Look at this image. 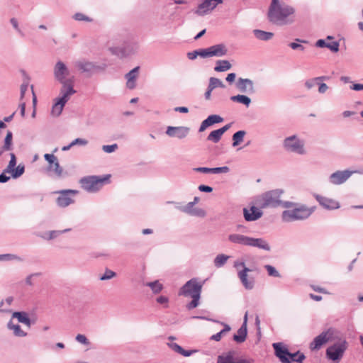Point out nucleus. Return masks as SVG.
I'll return each mask as SVG.
<instances>
[{
    "label": "nucleus",
    "instance_id": "obj_1",
    "mask_svg": "<svg viewBox=\"0 0 363 363\" xmlns=\"http://www.w3.org/2000/svg\"><path fill=\"white\" fill-rule=\"evenodd\" d=\"M284 191L281 189H276L267 191L256 199V204L261 208H277L281 206L285 208H289L296 206V203L291 201H284L281 199V195Z\"/></svg>",
    "mask_w": 363,
    "mask_h": 363
},
{
    "label": "nucleus",
    "instance_id": "obj_2",
    "mask_svg": "<svg viewBox=\"0 0 363 363\" xmlns=\"http://www.w3.org/2000/svg\"><path fill=\"white\" fill-rule=\"evenodd\" d=\"M294 13V9L279 0H272L268 18L270 22L277 25L287 23L286 18Z\"/></svg>",
    "mask_w": 363,
    "mask_h": 363
},
{
    "label": "nucleus",
    "instance_id": "obj_3",
    "mask_svg": "<svg viewBox=\"0 0 363 363\" xmlns=\"http://www.w3.org/2000/svg\"><path fill=\"white\" fill-rule=\"evenodd\" d=\"M203 284L198 282L196 278L191 279L179 289V295L191 297V301L186 305L188 310L196 308L199 305V300Z\"/></svg>",
    "mask_w": 363,
    "mask_h": 363
},
{
    "label": "nucleus",
    "instance_id": "obj_4",
    "mask_svg": "<svg viewBox=\"0 0 363 363\" xmlns=\"http://www.w3.org/2000/svg\"><path fill=\"white\" fill-rule=\"evenodd\" d=\"M294 206L291 210H285L281 213V220L285 223L308 218L312 213V211L305 206Z\"/></svg>",
    "mask_w": 363,
    "mask_h": 363
},
{
    "label": "nucleus",
    "instance_id": "obj_5",
    "mask_svg": "<svg viewBox=\"0 0 363 363\" xmlns=\"http://www.w3.org/2000/svg\"><path fill=\"white\" fill-rule=\"evenodd\" d=\"M109 175L104 177L98 176L84 177L79 180L82 188L87 192L95 193L100 190L105 182L108 179Z\"/></svg>",
    "mask_w": 363,
    "mask_h": 363
},
{
    "label": "nucleus",
    "instance_id": "obj_6",
    "mask_svg": "<svg viewBox=\"0 0 363 363\" xmlns=\"http://www.w3.org/2000/svg\"><path fill=\"white\" fill-rule=\"evenodd\" d=\"M347 342L345 339L334 343L327 348L325 351L326 357L334 363H338L347 349Z\"/></svg>",
    "mask_w": 363,
    "mask_h": 363
},
{
    "label": "nucleus",
    "instance_id": "obj_7",
    "mask_svg": "<svg viewBox=\"0 0 363 363\" xmlns=\"http://www.w3.org/2000/svg\"><path fill=\"white\" fill-rule=\"evenodd\" d=\"M138 45L133 41L125 42L121 46H110L108 50L113 55L123 59L128 57L137 52Z\"/></svg>",
    "mask_w": 363,
    "mask_h": 363
},
{
    "label": "nucleus",
    "instance_id": "obj_8",
    "mask_svg": "<svg viewBox=\"0 0 363 363\" xmlns=\"http://www.w3.org/2000/svg\"><path fill=\"white\" fill-rule=\"evenodd\" d=\"M284 147L286 150L298 155H304L306 153L303 141L301 140L295 135L284 139Z\"/></svg>",
    "mask_w": 363,
    "mask_h": 363
},
{
    "label": "nucleus",
    "instance_id": "obj_9",
    "mask_svg": "<svg viewBox=\"0 0 363 363\" xmlns=\"http://www.w3.org/2000/svg\"><path fill=\"white\" fill-rule=\"evenodd\" d=\"M53 71L55 79L60 84L74 82L73 77L67 78L69 75V70L63 62L58 61L55 64Z\"/></svg>",
    "mask_w": 363,
    "mask_h": 363
},
{
    "label": "nucleus",
    "instance_id": "obj_10",
    "mask_svg": "<svg viewBox=\"0 0 363 363\" xmlns=\"http://www.w3.org/2000/svg\"><path fill=\"white\" fill-rule=\"evenodd\" d=\"M234 267L235 268H238L240 267H242L243 269L239 271L238 273V276L243 286L247 289H252L255 285V281L253 278H247V273L251 272V269L245 267V264L244 262H235L234 263Z\"/></svg>",
    "mask_w": 363,
    "mask_h": 363
},
{
    "label": "nucleus",
    "instance_id": "obj_11",
    "mask_svg": "<svg viewBox=\"0 0 363 363\" xmlns=\"http://www.w3.org/2000/svg\"><path fill=\"white\" fill-rule=\"evenodd\" d=\"M74 67L78 69L82 73H87L92 74L95 71L102 70L104 67L97 65L93 62L87 61L86 60H79L74 62Z\"/></svg>",
    "mask_w": 363,
    "mask_h": 363
},
{
    "label": "nucleus",
    "instance_id": "obj_12",
    "mask_svg": "<svg viewBox=\"0 0 363 363\" xmlns=\"http://www.w3.org/2000/svg\"><path fill=\"white\" fill-rule=\"evenodd\" d=\"M223 0H204L199 4L194 11V13L199 16H203L213 11L218 4H222Z\"/></svg>",
    "mask_w": 363,
    "mask_h": 363
},
{
    "label": "nucleus",
    "instance_id": "obj_13",
    "mask_svg": "<svg viewBox=\"0 0 363 363\" xmlns=\"http://www.w3.org/2000/svg\"><path fill=\"white\" fill-rule=\"evenodd\" d=\"M333 330L328 329L327 331L322 332L319 335L315 337L313 342L310 343V349L312 351L318 350L321 347L327 343L331 338Z\"/></svg>",
    "mask_w": 363,
    "mask_h": 363
},
{
    "label": "nucleus",
    "instance_id": "obj_14",
    "mask_svg": "<svg viewBox=\"0 0 363 363\" xmlns=\"http://www.w3.org/2000/svg\"><path fill=\"white\" fill-rule=\"evenodd\" d=\"M61 84L62 87L60 91V96L57 99L60 100L62 105H65L70 96L76 93V90L74 89V82L62 83Z\"/></svg>",
    "mask_w": 363,
    "mask_h": 363
},
{
    "label": "nucleus",
    "instance_id": "obj_15",
    "mask_svg": "<svg viewBox=\"0 0 363 363\" xmlns=\"http://www.w3.org/2000/svg\"><path fill=\"white\" fill-rule=\"evenodd\" d=\"M58 193L60 196L57 199V204L60 207L65 208L74 203V200L70 195H75L78 191L76 190L66 189L60 191Z\"/></svg>",
    "mask_w": 363,
    "mask_h": 363
},
{
    "label": "nucleus",
    "instance_id": "obj_16",
    "mask_svg": "<svg viewBox=\"0 0 363 363\" xmlns=\"http://www.w3.org/2000/svg\"><path fill=\"white\" fill-rule=\"evenodd\" d=\"M235 86L241 93L252 94L255 92L253 82L247 78L240 77L236 82Z\"/></svg>",
    "mask_w": 363,
    "mask_h": 363
},
{
    "label": "nucleus",
    "instance_id": "obj_17",
    "mask_svg": "<svg viewBox=\"0 0 363 363\" xmlns=\"http://www.w3.org/2000/svg\"><path fill=\"white\" fill-rule=\"evenodd\" d=\"M275 355L279 359L281 363H291L289 357L291 352L289 350L282 345L281 342L273 343Z\"/></svg>",
    "mask_w": 363,
    "mask_h": 363
},
{
    "label": "nucleus",
    "instance_id": "obj_18",
    "mask_svg": "<svg viewBox=\"0 0 363 363\" xmlns=\"http://www.w3.org/2000/svg\"><path fill=\"white\" fill-rule=\"evenodd\" d=\"M352 172L349 170L337 171L329 177V181L335 185H340L345 182L352 175Z\"/></svg>",
    "mask_w": 363,
    "mask_h": 363
},
{
    "label": "nucleus",
    "instance_id": "obj_19",
    "mask_svg": "<svg viewBox=\"0 0 363 363\" xmlns=\"http://www.w3.org/2000/svg\"><path fill=\"white\" fill-rule=\"evenodd\" d=\"M252 359H245L235 357L232 352H229L225 355H220L218 357L217 363H253Z\"/></svg>",
    "mask_w": 363,
    "mask_h": 363
},
{
    "label": "nucleus",
    "instance_id": "obj_20",
    "mask_svg": "<svg viewBox=\"0 0 363 363\" xmlns=\"http://www.w3.org/2000/svg\"><path fill=\"white\" fill-rule=\"evenodd\" d=\"M189 133V128L184 126H168L166 134L169 137H176L179 139H183L187 136Z\"/></svg>",
    "mask_w": 363,
    "mask_h": 363
},
{
    "label": "nucleus",
    "instance_id": "obj_21",
    "mask_svg": "<svg viewBox=\"0 0 363 363\" xmlns=\"http://www.w3.org/2000/svg\"><path fill=\"white\" fill-rule=\"evenodd\" d=\"M263 215V212L257 207L252 206L250 209L243 208V216L246 221H255L260 218Z\"/></svg>",
    "mask_w": 363,
    "mask_h": 363
},
{
    "label": "nucleus",
    "instance_id": "obj_22",
    "mask_svg": "<svg viewBox=\"0 0 363 363\" xmlns=\"http://www.w3.org/2000/svg\"><path fill=\"white\" fill-rule=\"evenodd\" d=\"M140 67L137 66L125 74L126 87L128 89H134L136 87V80L139 76Z\"/></svg>",
    "mask_w": 363,
    "mask_h": 363
},
{
    "label": "nucleus",
    "instance_id": "obj_23",
    "mask_svg": "<svg viewBox=\"0 0 363 363\" xmlns=\"http://www.w3.org/2000/svg\"><path fill=\"white\" fill-rule=\"evenodd\" d=\"M315 197L317 201L320 203V205L322 206L325 209L333 210L340 208L338 202L335 201L333 199L320 195H315Z\"/></svg>",
    "mask_w": 363,
    "mask_h": 363
},
{
    "label": "nucleus",
    "instance_id": "obj_24",
    "mask_svg": "<svg viewBox=\"0 0 363 363\" xmlns=\"http://www.w3.org/2000/svg\"><path fill=\"white\" fill-rule=\"evenodd\" d=\"M250 238L241 234L233 233L228 235V240L234 244L250 246Z\"/></svg>",
    "mask_w": 363,
    "mask_h": 363
},
{
    "label": "nucleus",
    "instance_id": "obj_25",
    "mask_svg": "<svg viewBox=\"0 0 363 363\" xmlns=\"http://www.w3.org/2000/svg\"><path fill=\"white\" fill-rule=\"evenodd\" d=\"M210 57H223L228 52V49L224 44H217L208 48Z\"/></svg>",
    "mask_w": 363,
    "mask_h": 363
},
{
    "label": "nucleus",
    "instance_id": "obj_26",
    "mask_svg": "<svg viewBox=\"0 0 363 363\" xmlns=\"http://www.w3.org/2000/svg\"><path fill=\"white\" fill-rule=\"evenodd\" d=\"M250 247H257L268 252L271 250L269 244L263 238H254L251 237Z\"/></svg>",
    "mask_w": 363,
    "mask_h": 363
},
{
    "label": "nucleus",
    "instance_id": "obj_27",
    "mask_svg": "<svg viewBox=\"0 0 363 363\" xmlns=\"http://www.w3.org/2000/svg\"><path fill=\"white\" fill-rule=\"evenodd\" d=\"M13 133L11 130H8L4 138V145L0 147V157L4 152L13 150Z\"/></svg>",
    "mask_w": 363,
    "mask_h": 363
},
{
    "label": "nucleus",
    "instance_id": "obj_28",
    "mask_svg": "<svg viewBox=\"0 0 363 363\" xmlns=\"http://www.w3.org/2000/svg\"><path fill=\"white\" fill-rule=\"evenodd\" d=\"M315 46L318 48H327L333 52L339 51L340 44L337 41H333L331 43H326L323 39H319L315 43Z\"/></svg>",
    "mask_w": 363,
    "mask_h": 363
},
{
    "label": "nucleus",
    "instance_id": "obj_29",
    "mask_svg": "<svg viewBox=\"0 0 363 363\" xmlns=\"http://www.w3.org/2000/svg\"><path fill=\"white\" fill-rule=\"evenodd\" d=\"M12 318H17L18 321L21 323L25 324L28 327H30L31 321L29 318L28 313L24 311H16L12 314Z\"/></svg>",
    "mask_w": 363,
    "mask_h": 363
},
{
    "label": "nucleus",
    "instance_id": "obj_30",
    "mask_svg": "<svg viewBox=\"0 0 363 363\" xmlns=\"http://www.w3.org/2000/svg\"><path fill=\"white\" fill-rule=\"evenodd\" d=\"M247 335V328L245 325H241L238 329L237 334L233 335V340L237 343H242L245 341Z\"/></svg>",
    "mask_w": 363,
    "mask_h": 363
},
{
    "label": "nucleus",
    "instance_id": "obj_31",
    "mask_svg": "<svg viewBox=\"0 0 363 363\" xmlns=\"http://www.w3.org/2000/svg\"><path fill=\"white\" fill-rule=\"evenodd\" d=\"M253 33L258 40L263 41L269 40L274 36V33L272 32H267L259 29H255Z\"/></svg>",
    "mask_w": 363,
    "mask_h": 363
},
{
    "label": "nucleus",
    "instance_id": "obj_32",
    "mask_svg": "<svg viewBox=\"0 0 363 363\" xmlns=\"http://www.w3.org/2000/svg\"><path fill=\"white\" fill-rule=\"evenodd\" d=\"M231 64L228 60H217L214 70L218 72H225L230 69Z\"/></svg>",
    "mask_w": 363,
    "mask_h": 363
},
{
    "label": "nucleus",
    "instance_id": "obj_33",
    "mask_svg": "<svg viewBox=\"0 0 363 363\" xmlns=\"http://www.w3.org/2000/svg\"><path fill=\"white\" fill-rule=\"evenodd\" d=\"M230 100L234 102H238L248 107L251 104V99L249 96L242 94H238L230 97Z\"/></svg>",
    "mask_w": 363,
    "mask_h": 363
},
{
    "label": "nucleus",
    "instance_id": "obj_34",
    "mask_svg": "<svg viewBox=\"0 0 363 363\" xmlns=\"http://www.w3.org/2000/svg\"><path fill=\"white\" fill-rule=\"evenodd\" d=\"M7 327L9 330H13V334L15 336L17 337H26L27 335V333L24 332L19 325H15L13 323L11 320H10L8 324Z\"/></svg>",
    "mask_w": 363,
    "mask_h": 363
},
{
    "label": "nucleus",
    "instance_id": "obj_35",
    "mask_svg": "<svg viewBox=\"0 0 363 363\" xmlns=\"http://www.w3.org/2000/svg\"><path fill=\"white\" fill-rule=\"evenodd\" d=\"M245 135L246 131L245 130H238L236 133H235L232 136L233 147H237L238 145H239L243 141Z\"/></svg>",
    "mask_w": 363,
    "mask_h": 363
},
{
    "label": "nucleus",
    "instance_id": "obj_36",
    "mask_svg": "<svg viewBox=\"0 0 363 363\" xmlns=\"http://www.w3.org/2000/svg\"><path fill=\"white\" fill-rule=\"evenodd\" d=\"M228 258L229 257L224 254L218 255L214 259V265L217 268H220L226 263Z\"/></svg>",
    "mask_w": 363,
    "mask_h": 363
},
{
    "label": "nucleus",
    "instance_id": "obj_37",
    "mask_svg": "<svg viewBox=\"0 0 363 363\" xmlns=\"http://www.w3.org/2000/svg\"><path fill=\"white\" fill-rule=\"evenodd\" d=\"M208 127L223 121V118L218 115H210L206 119L204 120Z\"/></svg>",
    "mask_w": 363,
    "mask_h": 363
},
{
    "label": "nucleus",
    "instance_id": "obj_38",
    "mask_svg": "<svg viewBox=\"0 0 363 363\" xmlns=\"http://www.w3.org/2000/svg\"><path fill=\"white\" fill-rule=\"evenodd\" d=\"M65 105H62L61 101L56 99V102L52 107V114L55 116H59L63 110Z\"/></svg>",
    "mask_w": 363,
    "mask_h": 363
},
{
    "label": "nucleus",
    "instance_id": "obj_39",
    "mask_svg": "<svg viewBox=\"0 0 363 363\" xmlns=\"http://www.w3.org/2000/svg\"><path fill=\"white\" fill-rule=\"evenodd\" d=\"M70 230H71L70 228H66L62 230H51V231L48 232V237L43 236V238L44 239L49 240H53V239L57 238L58 236H60L61 234L69 232Z\"/></svg>",
    "mask_w": 363,
    "mask_h": 363
},
{
    "label": "nucleus",
    "instance_id": "obj_40",
    "mask_svg": "<svg viewBox=\"0 0 363 363\" xmlns=\"http://www.w3.org/2000/svg\"><path fill=\"white\" fill-rule=\"evenodd\" d=\"M25 172V166L23 164H19L13 171H11V176L13 179L20 177Z\"/></svg>",
    "mask_w": 363,
    "mask_h": 363
},
{
    "label": "nucleus",
    "instance_id": "obj_41",
    "mask_svg": "<svg viewBox=\"0 0 363 363\" xmlns=\"http://www.w3.org/2000/svg\"><path fill=\"white\" fill-rule=\"evenodd\" d=\"M222 137L221 133L219 130H215L210 133V134L207 137V140L209 141H212L213 143H218Z\"/></svg>",
    "mask_w": 363,
    "mask_h": 363
},
{
    "label": "nucleus",
    "instance_id": "obj_42",
    "mask_svg": "<svg viewBox=\"0 0 363 363\" xmlns=\"http://www.w3.org/2000/svg\"><path fill=\"white\" fill-rule=\"evenodd\" d=\"M208 86L210 87H212V89H215L217 87H225V85L223 83V82L220 79L216 77H211L209 79Z\"/></svg>",
    "mask_w": 363,
    "mask_h": 363
},
{
    "label": "nucleus",
    "instance_id": "obj_43",
    "mask_svg": "<svg viewBox=\"0 0 363 363\" xmlns=\"http://www.w3.org/2000/svg\"><path fill=\"white\" fill-rule=\"evenodd\" d=\"M16 260L22 262L23 259L21 257L14 254H3L0 255V261H12Z\"/></svg>",
    "mask_w": 363,
    "mask_h": 363
},
{
    "label": "nucleus",
    "instance_id": "obj_44",
    "mask_svg": "<svg viewBox=\"0 0 363 363\" xmlns=\"http://www.w3.org/2000/svg\"><path fill=\"white\" fill-rule=\"evenodd\" d=\"M146 286H149L153 293L158 294L162 289V284L159 282V281H155L152 282H147Z\"/></svg>",
    "mask_w": 363,
    "mask_h": 363
},
{
    "label": "nucleus",
    "instance_id": "obj_45",
    "mask_svg": "<svg viewBox=\"0 0 363 363\" xmlns=\"http://www.w3.org/2000/svg\"><path fill=\"white\" fill-rule=\"evenodd\" d=\"M10 161L9 162V164L4 169V172L10 173L11 171H13L14 167L16 165V157L14 153L11 152L10 153Z\"/></svg>",
    "mask_w": 363,
    "mask_h": 363
},
{
    "label": "nucleus",
    "instance_id": "obj_46",
    "mask_svg": "<svg viewBox=\"0 0 363 363\" xmlns=\"http://www.w3.org/2000/svg\"><path fill=\"white\" fill-rule=\"evenodd\" d=\"M289 358L291 360V362H296L298 363H302V362L305 359L306 357L303 353L296 352L295 353H291V355L289 357Z\"/></svg>",
    "mask_w": 363,
    "mask_h": 363
},
{
    "label": "nucleus",
    "instance_id": "obj_47",
    "mask_svg": "<svg viewBox=\"0 0 363 363\" xmlns=\"http://www.w3.org/2000/svg\"><path fill=\"white\" fill-rule=\"evenodd\" d=\"M50 170L53 171L57 177H62L64 176L63 169L60 165L58 160H56V162L52 164V169H50ZM65 174H67L65 173Z\"/></svg>",
    "mask_w": 363,
    "mask_h": 363
},
{
    "label": "nucleus",
    "instance_id": "obj_48",
    "mask_svg": "<svg viewBox=\"0 0 363 363\" xmlns=\"http://www.w3.org/2000/svg\"><path fill=\"white\" fill-rule=\"evenodd\" d=\"M23 74L26 77V79H24L23 84L21 85V96H20L21 99H23V98L25 96L26 92L28 90V88L29 86V80H30L28 75L25 72H23Z\"/></svg>",
    "mask_w": 363,
    "mask_h": 363
},
{
    "label": "nucleus",
    "instance_id": "obj_49",
    "mask_svg": "<svg viewBox=\"0 0 363 363\" xmlns=\"http://www.w3.org/2000/svg\"><path fill=\"white\" fill-rule=\"evenodd\" d=\"M44 158L49 163L48 169H52V164L57 160V157L52 154H45Z\"/></svg>",
    "mask_w": 363,
    "mask_h": 363
},
{
    "label": "nucleus",
    "instance_id": "obj_50",
    "mask_svg": "<svg viewBox=\"0 0 363 363\" xmlns=\"http://www.w3.org/2000/svg\"><path fill=\"white\" fill-rule=\"evenodd\" d=\"M264 268L267 269L268 274L269 276H272L274 277H280V274L273 266L267 264L264 266Z\"/></svg>",
    "mask_w": 363,
    "mask_h": 363
},
{
    "label": "nucleus",
    "instance_id": "obj_51",
    "mask_svg": "<svg viewBox=\"0 0 363 363\" xmlns=\"http://www.w3.org/2000/svg\"><path fill=\"white\" fill-rule=\"evenodd\" d=\"M116 276V272L110 269H106L104 274L100 277V280L104 281L111 279Z\"/></svg>",
    "mask_w": 363,
    "mask_h": 363
},
{
    "label": "nucleus",
    "instance_id": "obj_52",
    "mask_svg": "<svg viewBox=\"0 0 363 363\" xmlns=\"http://www.w3.org/2000/svg\"><path fill=\"white\" fill-rule=\"evenodd\" d=\"M194 203L189 202L186 206H182L179 208V209L189 215H191L192 211H194Z\"/></svg>",
    "mask_w": 363,
    "mask_h": 363
},
{
    "label": "nucleus",
    "instance_id": "obj_53",
    "mask_svg": "<svg viewBox=\"0 0 363 363\" xmlns=\"http://www.w3.org/2000/svg\"><path fill=\"white\" fill-rule=\"evenodd\" d=\"M75 339L78 342H79L84 345L88 346L90 345L89 340L86 338V337L84 335L78 334L76 336Z\"/></svg>",
    "mask_w": 363,
    "mask_h": 363
},
{
    "label": "nucleus",
    "instance_id": "obj_54",
    "mask_svg": "<svg viewBox=\"0 0 363 363\" xmlns=\"http://www.w3.org/2000/svg\"><path fill=\"white\" fill-rule=\"evenodd\" d=\"M230 169L227 166L211 168V174L228 173Z\"/></svg>",
    "mask_w": 363,
    "mask_h": 363
},
{
    "label": "nucleus",
    "instance_id": "obj_55",
    "mask_svg": "<svg viewBox=\"0 0 363 363\" xmlns=\"http://www.w3.org/2000/svg\"><path fill=\"white\" fill-rule=\"evenodd\" d=\"M118 149V145L116 143L113 145H105L102 146V150L106 153H111Z\"/></svg>",
    "mask_w": 363,
    "mask_h": 363
},
{
    "label": "nucleus",
    "instance_id": "obj_56",
    "mask_svg": "<svg viewBox=\"0 0 363 363\" xmlns=\"http://www.w3.org/2000/svg\"><path fill=\"white\" fill-rule=\"evenodd\" d=\"M74 18L76 21H84L91 22L92 21V19L91 18H89L87 16H85L84 14H83L82 13H75L74 15Z\"/></svg>",
    "mask_w": 363,
    "mask_h": 363
},
{
    "label": "nucleus",
    "instance_id": "obj_57",
    "mask_svg": "<svg viewBox=\"0 0 363 363\" xmlns=\"http://www.w3.org/2000/svg\"><path fill=\"white\" fill-rule=\"evenodd\" d=\"M318 84H319V82H318V81L315 79V77H314L306 80L305 82V86L308 89H311Z\"/></svg>",
    "mask_w": 363,
    "mask_h": 363
},
{
    "label": "nucleus",
    "instance_id": "obj_58",
    "mask_svg": "<svg viewBox=\"0 0 363 363\" xmlns=\"http://www.w3.org/2000/svg\"><path fill=\"white\" fill-rule=\"evenodd\" d=\"M197 52H198V56H200L201 57H203V58L211 57L210 54H209L208 48H205V49H199V50H197Z\"/></svg>",
    "mask_w": 363,
    "mask_h": 363
},
{
    "label": "nucleus",
    "instance_id": "obj_59",
    "mask_svg": "<svg viewBox=\"0 0 363 363\" xmlns=\"http://www.w3.org/2000/svg\"><path fill=\"white\" fill-rule=\"evenodd\" d=\"M190 216L203 218L206 216V212L202 208H194Z\"/></svg>",
    "mask_w": 363,
    "mask_h": 363
},
{
    "label": "nucleus",
    "instance_id": "obj_60",
    "mask_svg": "<svg viewBox=\"0 0 363 363\" xmlns=\"http://www.w3.org/2000/svg\"><path fill=\"white\" fill-rule=\"evenodd\" d=\"M289 46L293 50H299L301 51H303L305 48L301 43H297L296 42H292L289 44Z\"/></svg>",
    "mask_w": 363,
    "mask_h": 363
},
{
    "label": "nucleus",
    "instance_id": "obj_61",
    "mask_svg": "<svg viewBox=\"0 0 363 363\" xmlns=\"http://www.w3.org/2000/svg\"><path fill=\"white\" fill-rule=\"evenodd\" d=\"M168 346L175 352L180 354L182 347L177 343H167Z\"/></svg>",
    "mask_w": 363,
    "mask_h": 363
},
{
    "label": "nucleus",
    "instance_id": "obj_62",
    "mask_svg": "<svg viewBox=\"0 0 363 363\" xmlns=\"http://www.w3.org/2000/svg\"><path fill=\"white\" fill-rule=\"evenodd\" d=\"M88 144V141L83 138H76L71 143V145H86Z\"/></svg>",
    "mask_w": 363,
    "mask_h": 363
},
{
    "label": "nucleus",
    "instance_id": "obj_63",
    "mask_svg": "<svg viewBox=\"0 0 363 363\" xmlns=\"http://www.w3.org/2000/svg\"><path fill=\"white\" fill-rule=\"evenodd\" d=\"M193 170L196 172H201L204 174L211 173V168L209 167H196Z\"/></svg>",
    "mask_w": 363,
    "mask_h": 363
},
{
    "label": "nucleus",
    "instance_id": "obj_64",
    "mask_svg": "<svg viewBox=\"0 0 363 363\" xmlns=\"http://www.w3.org/2000/svg\"><path fill=\"white\" fill-rule=\"evenodd\" d=\"M318 85L319 86H318V92L320 94H325L328 89V86L325 83L319 82V84H318Z\"/></svg>",
    "mask_w": 363,
    "mask_h": 363
}]
</instances>
